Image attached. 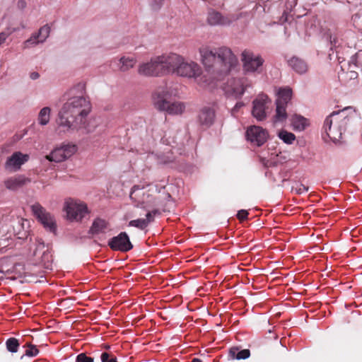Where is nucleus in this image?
I'll list each match as a JSON object with an SVG mask.
<instances>
[{
  "label": "nucleus",
  "instance_id": "1",
  "mask_svg": "<svg viewBox=\"0 0 362 362\" xmlns=\"http://www.w3.org/2000/svg\"><path fill=\"white\" fill-rule=\"evenodd\" d=\"M72 95L64 103L56 120L59 134H67L87 129V117L91 111V103L86 96V83H78L71 90Z\"/></svg>",
  "mask_w": 362,
  "mask_h": 362
},
{
  "label": "nucleus",
  "instance_id": "2",
  "mask_svg": "<svg viewBox=\"0 0 362 362\" xmlns=\"http://www.w3.org/2000/svg\"><path fill=\"white\" fill-rule=\"evenodd\" d=\"M200 61L206 71L218 78L226 75L238 64V59L227 47L211 48L202 46L199 49Z\"/></svg>",
  "mask_w": 362,
  "mask_h": 362
},
{
  "label": "nucleus",
  "instance_id": "3",
  "mask_svg": "<svg viewBox=\"0 0 362 362\" xmlns=\"http://www.w3.org/2000/svg\"><path fill=\"white\" fill-rule=\"evenodd\" d=\"M354 116V110L351 107L331 113L324 123V129L329 138L333 141H339Z\"/></svg>",
  "mask_w": 362,
  "mask_h": 362
},
{
  "label": "nucleus",
  "instance_id": "4",
  "mask_svg": "<svg viewBox=\"0 0 362 362\" xmlns=\"http://www.w3.org/2000/svg\"><path fill=\"white\" fill-rule=\"evenodd\" d=\"M168 74L197 79L202 74L201 66L192 60H187L182 55L170 53L168 62Z\"/></svg>",
  "mask_w": 362,
  "mask_h": 362
},
{
  "label": "nucleus",
  "instance_id": "5",
  "mask_svg": "<svg viewBox=\"0 0 362 362\" xmlns=\"http://www.w3.org/2000/svg\"><path fill=\"white\" fill-rule=\"evenodd\" d=\"M171 94L166 87H159L153 93L155 107L160 111H165L169 115H180L185 105L182 102L170 103L168 99Z\"/></svg>",
  "mask_w": 362,
  "mask_h": 362
},
{
  "label": "nucleus",
  "instance_id": "6",
  "mask_svg": "<svg viewBox=\"0 0 362 362\" xmlns=\"http://www.w3.org/2000/svg\"><path fill=\"white\" fill-rule=\"evenodd\" d=\"M168 57L169 54L152 58L150 62L139 66L138 73L145 76H158L168 74Z\"/></svg>",
  "mask_w": 362,
  "mask_h": 362
},
{
  "label": "nucleus",
  "instance_id": "7",
  "mask_svg": "<svg viewBox=\"0 0 362 362\" xmlns=\"http://www.w3.org/2000/svg\"><path fill=\"white\" fill-rule=\"evenodd\" d=\"M36 248L34 252V256L38 261V264L44 271L52 270L53 269V257L52 254V248L49 245H45L41 238L36 240Z\"/></svg>",
  "mask_w": 362,
  "mask_h": 362
},
{
  "label": "nucleus",
  "instance_id": "8",
  "mask_svg": "<svg viewBox=\"0 0 362 362\" xmlns=\"http://www.w3.org/2000/svg\"><path fill=\"white\" fill-rule=\"evenodd\" d=\"M130 198L137 203V206H141L146 210L158 205L156 197L150 193V190H146L144 187H140L138 185H134L132 187Z\"/></svg>",
  "mask_w": 362,
  "mask_h": 362
},
{
  "label": "nucleus",
  "instance_id": "9",
  "mask_svg": "<svg viewBox=\"0 0 362 362\" xmlns=\"http://www.w3.org/2000/svg\"><path fill=\"white\" fill-rule=\"evenodd\" d=\"M243 71L246 73L260 72L264 59L250 50H244L241 54Z\"/></svg>",
  "mask_w": 362,
  "mask_h": 362
},
{
  "label": "nucleus",
  "instance_id": "10",
  "mask_svg": "<svg viewBox=\"0 0 362 362\" xmlns=\"http://www.w3.org/2000/svg\"><path fill=\"white\" fill-rule=\"evenodd\" d=\"M32 212L43 226L50 232H55L57 226L53 216L39 203L31 206Z\"/></svg>",
  "mask_w": 362,
  "mask_h": 362
},
{
  "label": "nucleus",
  "instance_id": "11",
  "mask_svg": "<svg viewBox=\"0 0 362 362\" xmlns=\"http://www.w3.org/2000/svg\"><path fill=\"white\" fill-rule=\"evenodd\" d=\"M77 146L73 144H63L60 147L54 149L46 159L49 161L59 163L72 156L77 151Z\"/></svg>",
  "mask_w": 362,
  "mask_h": 362
},
{
  "label": "nucleus",
  "instance_id": "12",
  "mask_svg": "<svg viewBox=\"0 0 362 362\" xmlns=\"http://www.w3.org/2000/svg\"><path fill=\"white\" fill-rule=\"evenodd\" d=\"M271 100L266 95H259L254 100L252 114L257 120H264L267 117V110L271 104Z\"/></svg>",
  "mask_w": 362,
  "mask_h": 362
},
{
  "label": "nucleus",
  "instance_id": "13",
  "mask_svg": "<svg viewBox=\"0 0 362 362\" xmlns=\"http://www.w3.org/2000/svg\"><path fill=\"white\" fill-rule=\"evenodd\" d=\"M65 210L69 219L77 221H81L88 213L86 204L74 201L67 202Z\"/></svg>",
  "mask_w": 362,
  "mask_h": 362
},
{
  "label": "nucleus",
  "instance_id": "14",
  "mask_svg": "<svg viewBox=\"0 0 362 362\" xmlns=\"http://www.w3.org/2000/svg\"><path fill=\"white\" fill-rule=\"evenodd\" d=\"M108 246L112 250L123 252H128L133 248V245L125 232H121L118 235L110 239Z\"/></svg>",
  "mask_w": 362,
  "mask_h": 362
},
{
  "label": "nucleus",
  "instance_id": "15",
  "mask_svg": "<svg viewBox=\"0 0 362 362\" xmlns=\"http://www.w3.org/2000/svg\"><path fill=\"white\" fill-rule=\"evenodd\" d=\"M246 137L252 144L260 146L267 140V132L259 126H251L246 132Z\"/></svg>",
  "mask_w": 362,
  "mask_h": 362
},
{
  "label": "nucleus",
  "instance_id": "16",
  "mask_svg": "<svg viewBox=\"0 0 362 362\" xmlns=\"http://www.w3.org/2000/svg\"><path fill=\"white\" fill-rule=\"evenodd\" d=\"M29 156L20 151L13 153L8 157L5 163V168L10 172L18 170L21 165L28 160Z\"/></svg>",
  "mask_w": 362,
  "mask_h": 362
},
{
  "label": "nucleus",
  "instance_id": "17",
  "mask_svg": "<svg viewBox=\"0 0 362 362\" xmlns=\"http://www.w3.org/2000/svg\"><path fill=\"white\" fill-rule=\"evenodd\" d=\"M230 86L232 94L238 98L244 94L247 88L251 87V83L246 78H240L233 79Z\"/></svg>",
  "mask_w": 362,
  "mask_h": 362
},
{
  "label": "nucleus",
  "instance_id": "18",
  "mask_svg": "<svg viewBox=\"0 0 362 362\" xmlns=\"http://www.w3.org/2000/svg\"><path fill=\"white\" fill-rule=\"evenodd\" d=\"M30 181V180L24 175H18L6 180L4 181V185L8 189L14 191L23 187Z\"/></svg>",
  "mask_w": 362,
  "mask_h": 362
},
{
  "label": "nucleus",
  "instance_id": "19",
  "mask_svg": "<svg viewBox=\"0 0 362 362\" xmlns=\"http://www.w3.org/2000/svg\"><path fill=\"white\" fill-rule=\"evenodd\" d=\"M198 119L201 125L206 127H210L215 119L214 110L211 107H204L199 114Z\"/></svg>",
  "mask_w": 362,
  "mask_h": 362
},
{
  "label": "nucleus",
  "instance_id": "20",
  "mask_svg": "<svg viewBox=\"0 0 362 362\" xmlns=\"http://www.w3.org/2000/svg\"><path fill=\"white\" fill-rule=\"evenodd\" d=\"M49 31L50 28L48 26V24H45L40 28L37 35H34L25 42V47H28L33 44L43 42L48 37Z\"/></svg>",
  "mask_w": 362,
  "mask_h": 362
},
{
  "label": "nucleus",
  "instance_id": "21",
  "mask_svg": "<svg viewBox=\"0 0 362 362\" xmlns=\"http://www.w3.org/2000/svg\"><path fill=\"white\" fill-rule=\"evenodd\" d=\"M288 64L294 71L299 74H303L308 70V65L307 62L297 57H293L288 60Z\"/></svg>",
  "mask_w": 362,
  "mask_h": 362
},
{
  "label": "nucleus",
  "instance_id": "22",
  "mask_svg": "<svg viewBox=\"0 0 362 362\" xmlns=\"http://www.w3.org/2000/svg\"><path fill=\"white\" fill-rule=\"evenodd\" d=\"M228 354L232 359L242 360L250 356V351L249 349L241 350L238 346H233L229 349Z\"/></svg>",
  "mask_w": 362,
  "mask_h": 362
},
{
  "label": "nucleus",
  "instance_id": "23",
  "mask_svg": "<svg viewBox=\"0 0 362 362\" xmlns=\"http://www.w3.org/2000/svg\"><path fill=\"white\" fill-rule=\"evenodd\" d=\"M291 125L294 130L303 131L309 125V122L305 117L301 115H294L291 118Z\"/></svg>",
  "mask_w": 362,
  "mask_h": 362
},
{
  "label": "nucleus",
  "instance_id": "24",
  "mask_svg": "<svg viewBox=\"0 0 362 362\" xmlns=\"http://www.w3.org/2000/svg\"><path fill=\"white\" fill-rule=\"evenodd\" d=\"M291 88L288 87L281 88L278 92V98L276 99V103L286 106L288 103L291 100Z\"/></svg>",
  "mask_w": 362,
  "mask_h": 362
},
{
  "label": "nucleus",
  "instance_id": "25",
  "mask_svg": "<svg viewBox=\"0 0 362 362\" xmlns=\"http://www.w3.org/2000/svg\"><path fill=\"white\" fill-rule=\"evenodd\" d=\"M107 226V223L104 219L98 218L93 221L89 232L93 235L104 233Z\"/></svg>",
  "mask_w": 362,
  "mask_h": 362
},
{
  "label": "nucleus",
  "instance_id": "26",
  "mask_svg": "<svg viewBox=\"0 0 362 362\" xmlns=\"http://www.w3.org/2000/svg\"><path fill=\"white\" fill-rule=\"evenodd\" d=\"M276 104V114L274 117V123L277 122H284L287 118V113H286V106L280 105L278 103Z\"/></svg>",
  "mask_w": 362,
  "mask_h": 362
},
{
  "label": "nucleus",
  "instance_id": "27",
  "mask_svg": "<svg viewBox=\"0 0 362 362\" xmlns=\"http://www.w3.org/2000/svg\"><path fill=\"white\" fill-rule=\"evenodd\" d=\"M304 16H305V13L303 15L297 14L295 10H290L289 11L286 10L281 16V23H293Z\"/></svg>",
  "mask_w": 362,
  "mask_h": 362
},
{
  "label": "nucleus",
  "instance_id": "28",
  "mask_svg": "<svg viewBox=\"0 0 362 362\" xmlns=\"http://www.w3.org/2000/svg\"><path fill=\"white\" fill-rule=\"evenodd\" d=\"M119 62L121 64L119 66V70L121 71H127L135 65L136 60L134 57H122L120 58Z\"/></svg>",
  "mask_w": 362,
  "mask_h": 362
},
{
  "label": "nucleus",
  "instance_id": "29",
  "mask_svg": "<svg viewBox=\"0 0 362 362\" xmlns=\"http://www.w3.org/2000/svg\"><path fill=\"white\" fill-rule=\"evenodd\" d=\"M51 109L49 107H45L40 110L37 120L40 125L45 126L47 124L50 119Z\"/></svg>",
  "mask_w": 362,
  "mask_h": 362
},
{
  "label": "nucleus",
  "instance_id": "30",
  "mask_svg": "<svg viewBox=\"0 0 362 362\" xmlns=\"http://www.w3.org/2000/svg\"><path fill=\"white\" fill-rule=\"evenodd\" d=\"M207 23H226L223 16L214 9H209L208 12Z\"/></svg>",
  "mask_w": 362,
  "mask_h": 362
},
{
  "label": "nucleus",
  "instance_id": "31",
  "mask_svg": "<svg viewBox=\"0 0 362 362\" xmlns=\"http://www.w3.org/2000/svg\"><path fill=\"white\" fill-rule=\"evenodd\" d=\"M279 137L284 141V143L291 144L296 139V136L286 130H281L279 132Z\"/></svg>",
  "mask_w": 362,
  "mask_h": 362
},
{
  "label": "nucleus",
  "instance_id": "32",
  "mask_svg": "<svg viewBox=\"0 0 362 362\" xmlns=\"http://www.w3.org/2000/svg\"><path fill=\"white\" fill-rule=\"evenodd\" d=\"M6 346L8 351L11 353H16L18 351L20 344L17 339L11 337L6 340Z\"/></svg>",
  "mask_w": 362,
  "mask_h": 362
},
{
  "label": "nucleus",
  "instance_id": "33",
  "mask_svg": "<svg viewBox=\"0 0 362 362\" xmlns=\"http://www.w3.org/2000/svg\"><path fill=\"white\" fill-rule=\"evenodd\" d=\"M129 226L136 227L140 230L145 229L147 226V221H144L143 218H138L135 220L130 221L128 223Z\"/></svg>",
  "mask_w": 362,
  "mask_h": 362
},
{
  "label": "nucleus",
  "instance_id": "34",
  "mask_svg": "<svg viewBox=\"0 0 362 362\" xmlns=\"http://www.w3.org/2000/svg\"><path fill=\"white\" fill-rule=\"evenodd\" d=\"M39 350L37 349V347L34 345L30 344L28 345V349L25 351V355L33 357L38 354Z\"/></svg>",
  "mask_w": 362,
  "mask_h": 362
},
{
  "label": "nucleus",
  "instance_id": "35",
  "mask_svg": "<svg viewBox=\"0 0 362 362\" xmlns=\"http://www.w3.org/2000/svg\"><path fill=\"white\" fill-rule=\"evenodd\" d=\"M292 191L295 192L298 194H301L308 191V187H306L303 184H297L296 187H292Z\"/></svg>",
  "mask_w": 362,
  "mask_h": 362
},
{
  "label": "nucleus",
  "instance_id": "36",
  "mask_svg": "<svg viewBox=\"0 0 362 362\" xmlns=\"http://www.w3.org/2000/svg\"><path fill=\"white\" fill-rule=\"evenodd\" d=\"M158 213V209H153L151 211L148 210V211L146 214V218H144V221H147V226H148V224L150 223H151L154 221V216Z\"/></svg>",
  "mask_w": 362,
  "mask_h": 362
},
{
  "label": "nucleus",
  "instance_id": "37",
  "mask_svg": "<svg viewBox=\"0 0 362 362\" xmlns=\"http://www.w3.org/2000/svg\"><path fill=\"white\" fill-rule=\"evenodd\" d=\"M93 358L86 356V354L81 353L76 357V362H93Z\"/></svg>",
  "mask_w": 362,
  "mask_h": 362
},
{
  "label": "nucleus",
  "instance_id": "38",
  "mask_svg": "<svg viewBox=\"0 0 362 362\" xmlns=\"http://www.w3.org/2000/svg\"><path fill=\"white\" fill-rule=\"evenodd\" d=\"M102 362H117L116 357H110V354L107 352H103L100 356Z\"/></svg>",
  "mask_w": 362,
  "mask_h": 362
},
{
  "label": "nucleus",
  "instance_id": "39",
  "mask_svg": "<svg viewBox=\"0 0 362 362\" xmlns=\"http://www.w3.org/2000/svg\"><path fill=\"white\" fill-rule=\"evenodd\" d=\"M165 0H152L151 3V8L153 11H158L163 6Z\"/></svg>",
  "mask_w": 362,
  "mask_h": 362
},
{
  "label": "nucleus",
  "instance_id": "40",
  "mask_svg": "<svg viewBox=\"0 0 362 362\" xmlns=\"http://www.w3.org/2000/svg\"><path fill=\"white\" fill-rule=\"evenodd\" d=\"M248 215H249V213L247 212V211L241 209V210L238 211V212L237 214V218L240 221H242L247 219Z\"/></svg>",
  "mask_w": 362,
  "mask_h": 362
},
{
  "label": "nucleus",
  "instance_id": "41",
  "mask_svg": "<svg viewBox=\"0 0 362 362\" xmlns=\"http://www.w3.org/2000/svg\"><path fill=\"white\" fill-rule=\"evenodd\" d=\"M244 105L243 103L238 102L235 104V107L232 110V114L234 115L236 112L239 110V108L242 107Z\"/></svg>",
  "mask_w": 362,
  "mask_h": 362
},
{
  "label": "nucleus",
  "instance_id": "42",
  "mask_svg": "<svg viewBox=\"0 0 362 362\" xmlns=\"http://www.w3.org/2000/svg\"><path fill=\"white\" fill-rule=\"evenodd\" d=\"M17 6L19 9H24L26 7V1L25 0H18Z\"/></svg>",
  "mask_w": 362,
  "mask_h": 362
},
{
  "label": "nucleus",
  "instance_id": "43",
  "mask_svg": "<svg viewBox=\"0 0 362 362\" xmlns=\"http://www.w3.org/2000/svg\"><path fill=\"white\" fill-rule=\"evenodd\" d=\"M352 21H360L362 22V15L359 13H357L352 16Z\"/></svg>",
  "mask_w": 362,
  "mask_h": 362
},
{
  "label": "nucleus",
  "instance_id": "44",
  "mask_svg": "<svg viewBox=\"0 0 362 362\" xmlns=\"http://www.w3.org/2000/svg\"><path fill=\"white\" fill-rule=\"evenodd\" d=\"M329 42L332 46H335L337 43V39L336 37H332V36H330Z\"/></svg>",
  "mask_w": 362,
  "mask_h": 362
},
{
  "label": "nucleus",
  "instance_id": "45",
  "mask_svg": "<svg viewBox=\"0 0 362 362\" xmlns=\"http://www.w3.org/2000/svg\"><path fill=\"white\" fill-rule=\"evenodd\" d=\"M40 76L39 74L37 72H32L30 74V78L33 79V80H35L37 78H38Z\"/></svg>",
  "mask_w": 362,
  "mask_h": 362
},
{
  "label": "nucleus",
  "instance_id": "46",
  "mask_svg": "<svg viewBox=\"0 0 362 362\" xmlns=\"http://www.w3.org/2000/svg\"><path fill=\"white\" fill-rule=\"evenodd\" d=\"M351 78H356L358 74L356 71H351Z\"/></svg>",
  "mask_w": 362,
  "mask_h": 362
},
{
  "label": "nucleus",
  "instance_id": "47",
  "mask_svg": "<svg viewBox=\"0 0 362 362\" xmlns=\"http://www.w3.org/2000/svg\"><path fill=\"white\" fill-rule=\"evenodd\" d=\"M191 362H202V361L198 358H194L192 360Z\"/></svg>",
  "mask_w": 362,
  "mask_h": 362
}]
</instances>
